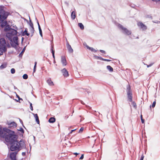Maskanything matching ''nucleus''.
I'll use <instances>...</instances> for the list:
<instances>
[{
	"mask_svg": "<svg viewBox=\"0 0 160 160\" xmlns=\"http://www.w3.org/2000/svg\"><path fill=\"white\" fill-rule=\"evenodd\" d=\"M4 130L9 134V135L5 134L3 137L5 140L10 144V150L15 152L10 153V157L12 160H16V155L18 152L22 148L26 147L24 142L22 140L18 142L17 140V136L15 132L8 128H4Z\"/></svg>",
	"mask_w": 160,
	"mask_h": 160,
	"instance_id": "nucleus-1",
	"label": "nucleus"
},
{
	"mask_svg": "<svg viewBox=\"0 0 160 160\" xmlns=\"http://www.w3.org/2000/svg\"><path fill=\"white\" fill-rule=\"evenodd\" d=\"M4 8V6H0V23H2L1 26L2 28L7 25V21L3 22L7 18L9 14L8 12L5 11Z\"/></svg>",
	"mask_w": 160,
	"mask_h": 160,
	"instance_id": "nucleus-2",
	"label": "nucleus"
},
{
	"mask_svg": "<svg viewBox=\"0 0 160 160\" xmlns=\"http://www.w3.org/2000/svg\"><path fill=\"white\" fill-rule=\"evenodd\" d=\"M6 43L4 38L0 39V56L3 54L4 52H6Z\"/></svg>",
	"mask_w": 160,
	"mask_h": 160,
	"instance_id": "nucleus-3",
	"label": "nucleus"
},
{
	"mask_svg": "<svg viewBox=\"0 0 160 160\" xmlns=\"http://www.w3.org/2000/svg\"><path fill=\"white\" fill-rule=\"evenodd\" d=\"M17 30L14 29H11L6 33V37L10 41H12V38L14 36L17 34Z\"/></svg>",
	"mask_w": 160,
	"mask_h": 160,
	"instance_id": "nucleus-4",
	"label": "nucleus"
},
{
	"mask_svg": "<svg viewBox=\"0 0 160 160\" xmlns=\"http://www.w3.org/2000/svg\"><path fill=\"white\" fill-rule=\"evenodd\" d=\"M118 26V28L121 29L122 32L124 34L128 35L131 34V31L129 30L126 28L124 27L122 25L119 24Z\"/></svg>",
	"mask_w": 160,
	"mask_h": 160,
	"instance_id": "nucleus-5",
	"label": "nucleus"
},
{
	"mask_svg": "<svg viewBox=\"0 0 160 160\" xmlns=\"http://www.w3.org/2000/svg\"><path fill=\"white\" fill-rule=\"evenodd\" d=\"M7 124L8 126V128H16L17 126V124L16 122H8Z\"/></svg>",
	"mask_w": 160,
	"mask_h": 160,
	"instance_id": "nucleus-6",
	"label": "nucleus"
},
{
	"mask_svg": "<svg viewBox=\"0 0 160 160\" xmlns=\"http://www.w3.org/2000/svg\"><path fill=\"white\" fill-rule=\"evenodd\" d=\"M138 26L140 27L143 30H145L147 29V27L144 24L142 23L141 22H139L138 23Z\"/></svg>",
	"mask_w": 160,
	"mask_h": 160,
	"instance_id": "nucleus-7",
	"label": "nucleus"
},
{
	"mask_svg": "<svg viewBox=\"0 0 160 160\" xmlns=\"http://www.w3.org/2000/svg\"><path fill=\"white\" fill-rule=\"evenodd\" d=\"M62 73L64 77H68L69 76L68 72L65 68H64L61 70Z\"/></svg>",
	"mask_w": 160,
	"mask_h": 160,
	"instance_id": "nucleus-8",
	"label": "nucleus"
},
{
	"mask_svg": "<svg viewBox=\"0 0 160 160\" xmlns=\"http://www.w3.org/2000/svg\"><path fill=\"white\" fill-rule=\"evenodd\" d=\"M61 61L63 66H65L67 65V62L65 56H63L61 57Z\"/></svg>",
	"mask_w": 160,
	"mask_h": 160,
	"instance_id": "nucleus-9",
	"label": "nucleus"
},
{
	"mask_svg": "<svg viewBox=\"0 0 160 160\" xmlns=\"http://www.w3.org/2000/svg\"><path fill=\"white\" fill-rule=\"evenodd\" d=\"M66 46L69 52L70 53H72L73 52V50L72 48L71 45H69L68 42L67 43Z\"/></svg>",
	"mask_w": 160,
	"mask_h": 160,
	"instance_id": "nucleus-10",
	"label": "nucleus"
},
{
	"mask_svg": "<svg viewBox=\"0 0 160 160\" xmlns=\"http://www.w3.org/2000/svg\"><path fill=\"white\" fill-rule=\"evenodd\" d=\"M76 13V12H75V10L72 11L71 12V18L72 20L74 19L75 18Z\"/></svg>",
	"mask_w": 160,
	"mask_h": 160,
	"instance_id": "nucleus-11",
	"label": "nucleus"
},
{
	"mask_svg": "<svg viewBox=\"0 0 160 160\" xmlns=\"http://www.w3.org/2000/svg\"><path fill=\"white\" fill-rule=\"evenodd\" d=\"M18 38L17 36H14L13 37V40L15 43L17 45H18Z\"/></svg>",
	"mask_w": 160,
	"mask_h": 160,
	"instance_id": "nucleus-12",
	"label": "nucleus"
},
{
	"mask_svg": "<svg viewBox=\"0 0 160 160\" xmlns=\"http://www.w3.org/2000/svg\"><path fill=\"white\" fill-rule=\"evenodd\" d=\"M3 128V130L4 131H5V132H6V133H4V134H3L2 133V129L0 128V136H2V137H3V138H5L4 137H3V136L5 135V134H6V135H9V134L7 132H6L4 130V128Z\"/></svg>",
	"mask_w": 160,
	"mask_h": 160,
	"instance_id": "nucleus-13",
	"label": "nucleus"
},
{
	"mask_svg": "<svg viewBox=\"0 0 160 160\" xmlns=\"http://www.w3.org/2000/svg\"><path fill=\"white\" fill-rule=\"evenodd\" d=\"M127 95L128 96V100L129 101L132 102V93H131L128 92L127 93Z\"/></svg>",
	"mask_w": 160,
	"mask_h": 160,
	"instance_id": "nucleus-14",
	"label": "nucleus"
},
{
	"mask_svg": "<svg viewBox=\"0 0 160 160\" xmlns=\"http://www.w3.org/2000/svg\"><path fill=\"white\" fill-rule=\"evenodd\" d=\"M11 29H12L11 28V27L9 25H7L4 28V31L6 32H9Z\"/></svg>",
	"mask_w": 160,
	"mask_h": 160,
	"instance_id": "nucleus-15",
	"label": "nucleus"
},
{
	"mask_svg": "<svg viewBox=\"0 0 160 160\" xmlns=\"http://www.w3.org/2000/svg\"><path fill=\"white\" fill-rule=\"evenodd\" d=\"M48 83L50 86H52L54 85L53 82L52 81L51 78L48 79L47 81Z\"/></svg>",
	"mask_w": 160,
	"mask_h": 160,
	"instance_id": "nucleus-16",
	"label": "nucleus"
},
{
	"mask_svg": "<svg viewBox=\"0 0 160 160\" xmlns=\"http://www.w3.org/2000/svg\"><path fill=\"white\" fill-rule=\"evenodd\" d=\"M55 121V118L53 117L50 118L48 120V122L50 123H53Z\"/></svg>",
	"mask_w": 160,
	"mask_h": 160,
	"instance_id": "nucleus-17",
	"label": "nucleus"
},
{
	"mask_svg": "<svg viewBox=\"0 0 160 160\" xmlns=\"http://www.w3.org/2000/svg\"><path fill=\"white\" fill-rule=\"evenodd\" d=\"M34 116L36 119V121L38 124L39 123V120L37 114H34Z\"/></svg>",
	"mask_w": 160,
	"mask_h": 160,
	"instance_id": "nucleus-18",
	"label": "nucleus"
},
{
	"mask_svg": "<svg viewBox=\"0 0 160 160\" xmlns=\"http://www.w3.org/2000/svg\"><path fill=\"white\" fill-rule=\"evenodd\" d=\"M29 29H30V32H31V34H32L31 36H32L33 35V33L34 32V27H30L29 28Z\"/></svg>",
	"mask_w": 160,
	"mask_h": 160,
	"instance_id": "nucleus-19",
	"label": "nucleus"
},
{
	"mask_svg": "<svg viewBox=\"0 0 160 160\" xmlns=\"http://www.w3.org/2000/svg\"><path fill=\"white\" fill-rule=\"evenodd\" d=\"M22 34L23 35H26L28 36H29L30 35L29 33H28L27 29V28L25 29L24 31L23 32Z\"/></svg>",
	"mask_w": 160,
	"mask_h": 160,
	"instance_id": "nucleus-20",
	"label": "nucleus"
},
{
	"mask_svg": "<svg viewBox=\"0 0 160 160\" xmlns=\"http://www.w3.org/2000/svg\"><path fill=\"white\" fill-rule=\"evenodd\" d=\"M78 25L80 28L81 29L83 30L84 28V27L83 25L81 23H78Z\"/></svg>",
	"mask_w": 160,
	"mask_h": 160,
	"instance_id": "nucleus-21",
	"label": "nucleus"
},
{
	"mask_svg": "<svg viewBox=\"0 0 160 160\" xmlns=\"http://www.w3.org/2000/svg\"><path fill=\"white\" fill-rule=\"evenodd\" d=\"M7 66L6 63H3L0 66V68L1 69L7 67Z\"/></svg>",
	"mask_w": 160,
	"mask_h": 160,
	"instance_id": "nucleus-22",
	"label": "nucleus"
},
{
	"mask_svg": "<svg viewBox=\"0 0 160 160\" xmlns=\"http://www.w3.org/2000/svg\"><path fill=\"white\" fill-rule=\"evenodd\" d=\"M107 68L110 72H112L113 71V68L109 65L108 66H107Z\"/></svg>",
	"mask_w": 160,
	"mask_h": 160,
	"instance_id": "nucleus-23",
	"label": "nucleus"
},
{
	"mask_svg": "<svg viewBox=\"0 0 160 160\" xmlns=\"http://www.w3.org/2000/svg\"><path fill=\"white\" fill-rule=\"evenodd\" d=\"M26 49V47H24V48L23 49L22 52H20V53L19 54V56L20 57H21L22 56L23 52H24Z\"/></svg>",
	"mask_w": 160,
	"mask_h": 160,
	"instance_id": "nucleus-24",
	"label": "nucleus"
},
{
	"mask_svg": "<svg viewBox=\"0 0 160 160\" xmlns=\"http://www.w3.org/2000/svg\"><path fill=\"white\" fill-rule=\"evenodd\" d=\"M127 93H128V92L131 93L130 91V88L129 85L127 86Z\"/></svg>",
	"mask_w": 160,
	"mask_h": 160,
	"instance_id": "nucleus-25",
	"label": "nucleus"
},
{
	"mask_svg": "<svg viewBox=\"0 0 160 160\" xmlns=\"http://www.w3.org/2000/svg\"><path fill=\"white\" fill-rule=\"evenodd\" d=\"M30 19V23H29V25L30 26V27H33V25L32 22L31 21L30 19V18L29 17Z\"/></svg>",
	"mask_w": 160,
	"mask_h": 160,
	"instance_id": "nucleus-26",
	"label": "nucleus"
},
{
	"mask_svg": "<svg viewBox=\"0 0 160 160\" xmlns=\"http://www.w3.org/2000/svg\"><path fill=\"white\" fill-rule=\"evenodd\" d=\"M38 29H39V30L40 34V36L42 37V31L41 29V27H39V28H38Z\"/></svg>",
	"mask_w": 160,
	"mask_h": 160,
	"instance_id": "nucleus-27",
	"label": "nucleus"
},
{
	"mask_svg": "<svg viewBox=\"0 0 160 160\" xmlns=\"http://www.w3.org/2000/svg\"><path fill=\"white\" fill-rule=\"evenodd\" d=\"M132 106L133 107V108H136V107H137L136 104L135 102H133L132 101Z\"/></svg>",
	"mask_w": 160,
	"mask_h": 160,
	"instance_id": "nucleus-28",
	"label": "nucleus"
},
{
	"mask_svg": "<svg viewBox=\"0 0 160 160\" xmlns=\"http://www.w3.org/2000/svg\"><path fill=\"white\" fill-rule=\"evenodd\" d=\"M51 52H52V56H53V58L55 59V56H54V52H55V51H54V50H53L52 49V50H51Z\"/></svg>",
	"mask_w": 160,
	"mask_h": 160,
	"instance_id": "nucleus-29",
	"label": "nucleus"
},
{
	"mask_svg": "<svg viewBox=\"0 0 160 160\" xmlns=\"http://www.w3.org/2000/svg\"><path fill=\"white\" fill-rule=\"evenodd\" d=\"M23 78L24 79H26L28 78V76L27 74H24L22 76Z\"/></svg>",
	"mask_w": 160,
	"mask_h": 160,
	"instance_id": "nucleus-30",
	"label": "nucleus"
},
{
	"mask_svg": "<svg viewBox=\"0 0 160 160\" xmlns=\"http://www.w3.org/2000/svg\"><path fill=\"white\" fill-rule=\"evenodd\" d=\"M11 72L12 73L14 74L15 73V69L13 68H12L11 70Z\"/></svg>",
	"mask_w": 160,
	"mask_h": 160,
	"instance_id": "nucleus-31",
	"label": "nucleus"
},
{
	"mask_svg": "<svg viewBox=\"0 0 160 160\" xmlns=\"http://www.w3.org/2000/svg\"><path fill=\"white\" fill-rule=\"evenodd\" d=\"M84 130V128L83 127H82L79 130V131L78 132L79 133H82V131H83Z\"/></svg>",
	"mask_w": 160,
	"mask_h": 160,
	"instance_id": "nucleus-32",
	"label": "nucleus"
},
{
	"mask_svg": "<svg viewBox=\"0 0 160 160\" xmlns=\"http://www.w3.org/2000/svg\"><path fill=\"white\" fill-rule=\"evenodd\" d=\"M94 57L96 58L99 59L100 60H103V58L101 57L95 56H94Z\"/></svg>",
	"mask_w": 160,
	"mask_h": 160,
	"instance_id": "nucleus-33",
	"label": "nucleus"
},
{
	"mask_svg": "<svg viewBox=\"0 0 160 160\" xmlns=\"http://www.w3.org/2000/svg\"><path fill=\"white\" fill-rule=\"evenodd\" d=\"M29 103H30V109L32 110V111H33V107H32V104L30 102H29Z\"/></svg>",
	"mask_w": 160,
	"mask_h": 160,
	"instance_id": "nucleus-34",
	"label": "nucleus"
},
{
	"mask_svg": "<svg viewBox=\"0 0 160 160\" xmlns=\"http://www.w3.org/2000/svg\"><path fill=\"white\" fill-rule=\"evenodd\" d=\"M18 130L20 131L22 133H24V130L22 128H20Z\"/></svg>",
	"mask_w": 160,
	"mask_h": 160,
	"instance_id": "nucleus-35",
	"label": "nucleus"
},
{
	"mask_svg": "<svg viewBox=\"0 0 160 160\" xmlns=\"http://www.w3.org/2000/svg\"><path fill=\"white\" fill-rule=\"evenodd\" d=\"M141 120L142 122L143 123L144 122V119H142V115H141Z\"/></svg>",
	"mask_w": 160,
	"mask_h": 160,
	"instance_id": "nucleus-36",
	"label": "nucleus"
},
{
	"mask_svg": "<svg viewBox=\"0 0 160 160\" xmlns=\"http://www.w3.org/2000/svg\"><path fill=\"white\" fill-rule=\"evenodd\" d=\"M156 101H154L152 104V108H154L155 106V105H156Z\"/></svg>",
	"mask_w": 160,
	"mask_h": 160,
	"instance_id": "nucleus-37",
	"label": "nucleus"
},
{
	"mask_svg": "<svg viewBox=\"0 0 160 160\" xmlns=\"http://www.w3.org/2000/svg\"><path fill=\"white\" fill-rule=\"evenodd\" d=\"M84 158V154H82L79 158L80 160H82Z\"/></svg>",
	"mask_w": 160,
	"mask_h": 160,
	"instance_id": "nucleus-38",
	"label": "nucleus"
},
{
	"mask_svg": "<svg viewBox=\"0 0 160 160\" xmlns=\"http://www.w3.org/2000/svg\"><path fill=\"white\" fill-rule=\"evenodd\" d=\"M91 51H92L93 52H96V50H95L94 49H93L92 48H91Z\"/></svg>",
	"mask_w": 160,
	"mask_h": 160,
	"instance_id": "nucleus-39",
	"label": "nucleus"
},
{
	"mask_svg": "<svg viewBox=\"0 0 160 160\" xmlns=\"http://www.w3.org/2000/svg\"><path fill=\"white\" fill-rule=\"evenodd\" d=\"M36 20L37 21V24H38V28H39V27H40V25H39V22H38V20L36 18Z\"/></svg>",
	"mask_w": 160,
	"mask_h": 160,
	"instance_id": "nucleus-40",
	"label": "nucleus"
},
{
	"mask_svg": "<svg viewBox=\"0 0 160 160\" xmlns=\"http://www.w3.org/2000/svg\"><path fill=\"white\" fill-rule=\"evenodd\" d=\"M83 45L85 48H86V46L87 45V44L85 42H84L83 43Z\"/></svg>",
	"mask_w": 160,
	"mask_h": 160,
	"instance_id": "nucleus-41",
	"label": "nucleus"
},
{
	"mask_svg": "<svg viewBox=\"0 0 160 160\" xmlns=\"http://www.w3.org/2000/svg\"><path fill=\"white\" fill-rule=\"evenodd\" d=\"M76 130V129H73V130H72L71 131L69 132V134H71L72 132H73L75 131Z\"/></svg>",
	"mask_w": 160,
	"mask_h": 160,
	"instance_id": "nucleus-42",
	"label": "nucleus"
},
{
	"mask_svg": "<svg viewBox=\"0 0 160 160\" xmlns=\"http://www.w3.org/2000/svg\"><path fill=\"white\" fill-rule=\"evenodd\" d=\"M153 64V63H152V64H150L149 65H147V67L148 68L149 67L151 66Z\"/></svg>",
	"mask_w": 160,
	"mask_h": 160,
	"instance_id": "nucleus-43",
	"label": "nucleus"
},
{
	"mask_svg": "<svg viewBox=\"0 0 160 160\" xmlns=\"http://www.w3.org/2000/svg\"><path fill=\"white\" fill-rule=\"evenodd\" d=\"M36 67H34L33 71V73L35 72V71H36Z\"/></svg>",
	"mask_w": 160,
	"mask_h": 160,
	"instance_id": "nucleus-44",
	"label": "nucleus"
},
{
	"mask_svg": "<svg viewBox=\"0 0 160 160\" xmlns=\"http://www.w3.org/2000/svg\"><path fill=\"white\" fill-rule=\"evenodd\" d=\"M100 51L102 53H105V52L104 51L100 50Z\"/></svg>",
	"mask_w": 160,
	"mask_h": 160,
	"instance_id": "nucleus-45",
	"label": "nucleus"
},
{
	"mask_svg": "<svg viewBox=\"0 0 160 160\" xmlns=\"http://www.w3.org/2000/svg\"><path fill=\"white\" fill-rule=\"evenodd\" d=\"M103 61H111V60H109V59H103Z\"/></svg>",
	"mask_w": 160,
	"mask_h": 160,
	"instance_id": "nucleus-46",
	"label": "nucleus"
},
{
	"mask_svg": "<svg viewBox=\"0 0 160 160\" xmlns=\"http://www.w3.org/2000/svg\"><path fill=\"white\" fill-rule=\"evenodd\" d=\"M79 153L75 152V153H73V154L75 155H76V156L79 155Z\"/></svg>",
	"mask_w": 160,
	"mask_h": 160,
	"instance_id": "nucleus-47",
	"label": "nucleus"
},
{
	"mask_svg": "<svg viewBox=\"0 0 160 160\" xmlns=\"http://www.w3.org/2000/svg\"><path fill=\"white\" fill-rule=\"evenodd\" d=\"M86 48L87 49H88L89 50H90V47H89L88 45H87L86 46Z\"/></svg>",
	"mask_w": 160,
	"mask_h": 160,
	"instance_id": "nucleus-48",
	"label": "nucleus"
},
{
	"mask_svg": "<svg viewBox=\"0 0 160 160\" xmlns=\"http://www.w3.org/2000/svg\"><path fill=\"white\" fill-rule=\"evenodd\" d=\"M25 154H26V153L25 152H22V155L24 156L25 155Z\"/></svg>",
	"mask_w": 160,
	"mask_h": 160,
	"instance_id": "nucleus-49",
	"label": "nucleus"
},
{
	"mask_svg": "<svg viewBox=\"0 0 160 160\" xmlns=\"http://www.w3.org/2000/svg\"><path fill=\"white\" fill-rule=\"evenodd\" d=\"M143 158H144V156H143V155H142L140 160H143Z\"/></svg>",
	"mask_w": 160,
	"mask_h": 160,
	"instance_id": "nucleus-50",
	"label": "nucleus"
},
{
	"mask_svg": "<svg viewBox=\"0 0 160 160\" xmlns=\"http://www.w3.org/2000/svg\"><path fill=\"white\" fill-rule=\"evenodd\" d=\"M35 65H34V67H36V65H37V62H35Z\"/></svg>",
	"mask_w": 160,
	"mask_h": 160,
	"instance_id": "nucleus-51",
	"label": "nucleus"
},
{
	"mask_svg": "<svg viewBox=\"0 0 160 160\" xmlns=\"http://www.w3.org/2000/svg\"><path fill=\"white\" fill-rule=\"evenodd\" d=\"M81 103L83 104H85L84 103V102L82 101H81Z\"/></svg>",
	"mask_w": 160,
	"mask_h": 160,
	"instance_id": "nucleus-52",
	"label": "nucleus"
},
{
	"mask_svg": "<svg viewBox=\"0 0 160 160\" xmlns=\"http://www.w3.org/2000/svg\"><path fill=\"white\" fill-rule=\"evenodd\" d=\"M20 122H21V123H22H22H23V122H22V121L21 119H20Z\"/></svg>",
	"mask_w": 160,
	"mask_h": 160,
	"instance_id": "nucleus-53",
	"label": "nucleus"
},
{
	"mask_svg": "<svg viewBox=\"0 0 160 160\" xmlns=\"http://www.w3.org/2000/svg\"><path fill=\"white\" fill-rule=\"evenodd\" d=\"M17 97L18 98L19 100H20V97H19V96L17 95Z\"/></svg>",
	"mask_w": 160,
	"mask_h": 160,
	"instance_id": "nucleus-54",
	"label": "nucleus"
},
{
	"mask_svg": "<svg viewBox=\"0 0 160 160\" xmlns=\"http://www.w3.org/2000/svg\"><path fill=\"white\" fill-rule=\"evenodd\" d=\"M23 38H22V41H23Z\"/></svg>",
	"mask_w": 160,
	"mask_h": 160,
	"instance_id": "nucleus-55",
	"label": "nucleus"
}]
</instances>
